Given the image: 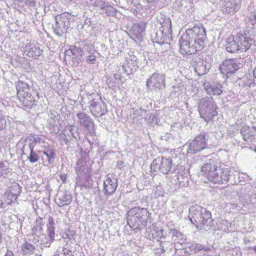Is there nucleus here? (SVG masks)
Listing matches in <instances>:
<instances>
[{"instance_id":"nucleus-1","label":"nucleus","mask_w":256,"mask_h":256,"mask_svg":"<svg viewBox=\"0 0 256 256\" xmlns=\"http://www.w3.org/2000/svg\"><path fill=\"white\" fill-rule=\"evenodd\" d=\"M206 39V30L202 25L187 30L180 40V52L192 54L202 50L204 47Z\"/></svg>"},{"instance_id":"nucleus-2","label":"nucleus","mask_w":256,"mask_h":256,"mask_svg":"<svg viewBox=\"0 0 256 256\" xmlns=\"http://www.w3.org/2000/svg\"><path fill=\"white\" fill-rule=\"evenodd\" d=\"M200 172L202 175L214 184L226 182L229 180L230 176L228 169L218 166L216 162L214 160H208V162L202 167Z\"/></svg>"},{"instance_id":"nucleus-3","label":"nucleus","mask_w":256,"mask_h":256,"mask_svg":"<svg viewBox=\"0 0 256 256\" xmlns=\"http://www.w3.org/2000/svg\"><path fill=\"white\" fill-rule=\"evenodd\" d=\"M150 214L146 208L135 206L126 214L127 224L133 230H140L147 226L150 222Z\"/></svg>"},{"instance_id":"nucleus-4","label":"nucleus","mask_w":256,"mask_h":256,"mask_svg":"<svg viewBox=\"0 0 256 256\" xmlns=\"http://www.w3.org/2000/svg\"><path fill=\"white\" fill-rule=\"evenodd\" d=\"M217 106L211 96H206L200 100L198 102V109L200 118L206 122H209L218 114Z\"/></svg>"},{"instance_id":"nucleus-5","label":"nucleus","mask_w":256,"mask_h":256,"mask_svg":"<svg viewBox=\"0 0 256 256\" xmlns=\"http://www.w3.org/2000/svg\"><path fill=\"white\" fill-rule=\"evenodd\" d=\"M190 211L194 214L193 218L196 224H200V229L208 231L210 229L212 215L210 212L205 208L198 206H192Z\"/></svg>"},{"instance_id":"nucleus-6","label":"nucleus","mask_w":256,"mask_h":256,"mask_svg":"<svg viewBox=\"0 0 256 256\" xmlns=\"http://www.w3.org/2000/svg\"><path fill=\"white\" fill-rule=\"evenodd\" d=\"M70 14L68 12H64L55 16V24L52 26L54 32L58 36H62L64 34L70 25Z\"/></svg>"},{"instance_id":"nucleus-7","label":"nucleus","mask_w":256,"mask_h":256,"mask_svg":"<svg viewBox=\"0 0 256 256\" xmlns=\"http://www.w3.org/2000/svg\"><path fill=\"white\" fill-rule=\"evenodd\" d=\"M206 133L202 132L195 137L191 142H187V153L194 154L204 150L207 145V139L206 138Z\"/></svg>"},{"instance_id":"nucleus-8","label":"nucleus","mask_w":256,"mask_h":256,"mask_svg":"<svg viewBox=\"0 0 256 256\" xmlns=\"http://www.w3.org/2000/svg\"><path fill=\"white\" fill-rule=\"evenodd\" d=\"M216 2L222 13L226 16H232L238 11L241 0H216Z\"/></svg>"},{"instance_id":"nucleus-9","label":"nucleus","mask_w":256,"mask_h":256,"mask_svg":"<svg viewBox=\"0 0 256 256\" xmlns=\"http://www.w3.org/2000/svg\"><path fill=\"white\" fill-rule=\"evenodd\" d=\"M172 160L170 158H157L152 161L150 165L152 172L154 175L158 172L167 174L172 168Z\"/></svg>"},{"instance_id":"nucleus-10","label":"nucleus","mask_w":256,"mask_h":256,"mask_svg":"<svg viewBox=\"0 0 256 256\" xmlns=\"http://www.w3.org/2000/svg\"><path fill=\"white\" fill-rule=\"evenodd\" d=\"M96 96L97 98H94L92 96H91V99L89 98L88 107L92 115L99 118L105 115L108 110L106 104L102 101L100 97Z\"/></svg>"},{"instance_id":"nucleus-11","label":"nucleus","mask_w":256,"mask_h":256,"mask_svg":"<svg viewBox=\"0 0 256 256\" xmlns=\"http://www.w3.org/2000/svg\"><path fill=\"white\" fill-rule=\"evenodd\" d=\"M240 63L235 58L226 60L220 67L222 73L228 76V74H234L239 68Z\"/></svg>"},{"instance_id":"nucleus-12","label":"nucleus","mask_w":256,"mask_h":256,"mask_svg":"<svg viewBox=\"0 0 256 256\" xmlns=\"http://www.w3.org/2000/svg\"><path fill=\"white\" fill-rule=\"evenodd\" d=\"M165 75L163 74L154 73L148 78L146 81L148 88L152 86L153 88L159 90L165 87Z\"/></svg>"},{"instance_id":"nucleus-13","label":"nucleus","mask_w":256,"mask_h":256,"mask_svg":"<svg viewBox=\"0 0 256 256\" xmlns=\"http://www.w3.org/2000/svg\"><path fill=\"white\" fill-rule=\"evenodd\" d=\"M190 64L194 68L198 76H202L207 72L206 62L200 56L194 55L190 61Z\"/></svg>"},{"instance_id":"nucleus-14","label":"nucleus","mask_w":256,"mask_h":256,"mask_svg":"<svg viewBox=\"0 0 256 256\" xmlns=\"http://www.w3.org/2000/svg\"><path fill=\"white\" fill-rule=\"evenodd\" d=\"M240 52H246L254 44V40L246 34H239L237 36Z\"/></svg>"},{"instance_id":"nucleus-15","label":"nucleus","mask_w":256,"mask_h":256,"mask_svg":"<svg viewBox=\"0 0 256 256\" xmlns=\"http://www.w3.org/2000/svg\"><path fill=\"white\" fill-rule=\"evenodd\" d=\"M118 187V180L107 176L104 182V194L106 196L112 195Z\"/></svg>"},{"instance_id":"nucleus-16","label":"nucleus","mask_w":256,"mask_h":256,"mask_svg":"<svg viewBox=\"0 0 256 256\" xmlns=\"http://www.w3.org/2000/svg\"><path fill=\"white\" fill-rule=\"evenodd\" d=\"M204 89L207 94L212 96H220L222 92L223 86L220 83H210L206 82L204 84Z\"/></svg>"},{"instance_id":"nucleus-17","label":"nucleus","mask_w":256,"mask_h":256,"mask_svg":"<svg viewBox=\"0 0 256 256\" xmlns=\"http://www.w3.org/2000/svg\"><path fill=\"white\" fill-rule=\"evenodd\" d=\"M24 50L27 55L35 58L41 55L42 52V50L40 47V44L34 42L26 44Z\"/></svg>"},{"instance_id":"nucleus-18","label":"nucleus","mask_w":256,"mask_h":256,"mask_svg":"<svg viewBox=\"0 0 256 256\" xmlns=\"http://www.w3.org/2000/svg\"><path fill=\"white\" fill-rule=\"evenodd\" d=\"M240 134L244 140L248 143L256 142V128H250L248 126H243L240 130Z\"/></svg>"},{"instance_id":"nucleus-19","label":"nucleus","mask_w":256,"mask_h":256,"mask_svg":"<svg viewBox=\"0 0 256 256\" xmlns=\"http://www.w3.org/2000/svg\"><path fill=\"white\" fill-rule=\"evenodd\" d=\"M55 202L59 206H68L72 202V196L66 190H62L56 194Z\"/></svg>"},{"instance_id":"nucleus-20","label":"nucleus","mask_w":256,"mask_h":256,"mask_svg":"<svg viewBox=\"0 0 256 256\" xmlns=\"http://www.w3.org/2000/svg\"><path fill=\"white\" fill-rule=\"evenodd\" d=\"M76 116L78 118V123L82 127L88 130L90 126L94 124L92 119L86 113L79 112Z\"/></svg>"},{"instance_id":"nucleus-21","label":"nucleus","mask_w":256,"mask_h":256,"mask_svg":"<svg viewBox=\"0 0 256 256\" xmlns=\"http://www.w3.org/2000/svg\"><path fill=\"white\" fill-rule=\"evenodd\" d=\"M172 248V243L170 242L157 241L153 246V250L156 254L160 255L164 252L171 250Z\"/></svg>"},{"instance_id":"nucleus-22","label":"nucleus","mask_w":256,"mask_h":256,"mask_svg":"<svg viewBox=\"0 0 256 256\" xmlns=\"http://www.w3.org/2000/svg\"><path fill=\"white\" fill-rule=\"evenodd\" d=\"M18 98L20 102L26 108L30 109L34 105H36L35 104L36 100L30 92L22 95L20 94V96H18Z\"/></svg>"},{"instance_id":"nucleus-23","label":"nucleus","mask_w":256,"mask_h":256,"mask_svg":"<svg viewBox=\"0 0 256 256\" xmlns=\"http://www.w3.org/2000/svg\"><path fill=\"white\" fill-rule=\"evenodd\" d=\"M146 24L145 22L141 21L133 25L132 31L136 38H139L144 35Z\"/></svg>"},{"instance_id":"nucleus-24","label":"nucleus","mask_w":256,"mask_h":256,"mask_svg":"<svg viewBox=\"0 0 256 256\" xmlns=\"http://www.w3.org/2000/svg\"><path fill=\"white\" fill-rule=\"evenodd\" d=\"M226 48L228 52L230 53H235L238 51L240 52L237 36L229 38L227 40Z\"/></svg>"},{"instance_id":"nucleus-25","label":"nucleus","mask_w":256,"mask_h":256,"mask_svg":"<svg viewBox=\"0 0 256 256\" xmlns=\"http://www.w3.org/2000/svg\"><path fill=\"white\" fill-rule=\"evenodd\" d=\"M158 22L161 26L160 29L165 30L168 34V30L172 31V23L170 19L166 16L164 14H160L158 18Z\"/></svg>"},{"instance_id":"nucleus-26","label":"nucleus","mask_w":256,"mask_h":256,"mask_svg":"<svg viewBox=\"0 0 256 256\" xmlns=\"http://www.w3.org/2000/svg\"><path fill=\"white\" fill-rule=\"evenodd\" d=\"M16 88L18 96L20 94L22 95L30 92V86L27 83L20 80L17 82Z\"/></svg>"},{"instance_id":"nucleus-27","label":"nucleus","mask_w":256,"mask_h":256,"mask_svg":"<svg viewBox=\"0 0 256 256\" xmlns=\"http://www.w3.org/2000/svg\"><path fill=\"white\" fill-rule=\"evenodd\" d=\"M32 235L33 237V241L35 243L42 242V240L45 238L46 236L44 234L43 230H37L36 228H32Z\"/></svg>"},{"instance_id":"nucleus-28","label":"nucleus","mask_w":256,"mask_h":256,"mask_svg":"<svg viewBox=\"0 0 256 256\" xmlns=\"http://www.w3.org/2000/svg\"><path fill=\"white\" fill-rule=\"evenodd\" d=\"M22 144H23L22 148V154L26 155V152H28L29 150H34V146L32 142H31V138L30 137H28L22 140Z\"/></svg>"},{"instance_id":"nucleus-29","label":"nucleus","mask_w":256,"mask_h":256,"mask_svg":"<svg viewBox=\"0 0 256 256\" xmlns=\"http://www.w3.org/2000/svg\"><path fill=\"white\" fill-rule=\"evenodd\" d=\"M21 250L24 255H30L34 254L36 248L31 244L26 242L22 246Z\"/></svg>"},{"instance_id":"nucleus-30","label":"nucleus","mask_w":256,"mask_h":256,"mask_svg":"<svg viewBox=\"0 0 256 256\" xmlns=\"http://www.w3.org/2000/svg\"><path fill=\"white\" fill-rule=\"evenodd\" d=\"M48 235L50 241H52L54 238V222L52 218H50L48 223L47 224Z\"/></svg>"},{"instance_id":"nucleus-31","label":"nucleus","mask_w":256,"mask_h":256,"mask_svg":"<svg viewBox=\"0 0 256 256\" xmlns=\"http://www.w3.org/2000/svg\"><path fill=\"white\" fill-rule=\"evenodd\" d=\"M7 191L18 196L21 192V187L16 182L12 183L6 189Z\"/></svg>"},{"instance_id":"nucleus-32","label":"nucleus","mask_w":256,"mask_h":256,"mask_svg":"<svg viewBox=\"0 0 256 256\" xmlns=\"http://www.w3.org/2000/svg\"><path fill=\"white\" fill-rule=\"evenodd\" d=\"M43 154L46 156L49 164H52L54 162L55 152L52 149L47 148L43 152Z\"/></svg>"},{"instance_id":"nucleus-33","label":"nucleus","mask_w":256,"mask_h":256,"mask_svg":"<svg viewBox=\"0 0 256 256\" xmlns=\"http://www.w3.org/2000/svg\"><path fill=\"white\" fill-rule=\"evenodd\" d=\"M168 34L166 33V30H164V32H162V44H169L172 40V31L168 30Z\"/></svg>"},{"instance_id":"nucleus-34","label":"nucleus","mask_w":256,"mask_h":256,"mask_svg":"<svg viewBox=\"0 0 256 256\" xmlns=\"http://www.w3.org/2000/svg\"><path fill=\"white\" fill-rule=\"evenodd\" d=\"M192 250L195 252H198L200 250L208 251L210 250V248L208 246H204L198 244H194L192 246Z\"/></svg>"},{"instance_id":"nucleus-35","label":"nucleus","mask_w":256,"mask_h":256,"mask_svg":"<svg viewBox=\"0 0 256 256\" xmlns=\"http://www.w3.org/2000/svg\"><path fill=\"white\" fill-rule=\"evenodd\" d=\"M70 50L73 55L76 56H82L84 54V51L80 48L77 47L75 46H72L70 48Z\"/></svg>"},{"instance_id":"nucleus-36","label":"nucleus","mask_w":256,"mask_h":256,"mask_svg":"<svg viewBox=\"0 0 256 256\" xmlns=\"http://www.w3.org/2000/svg\"><path fill=\"white\" fill-rule=\"evenodd\" d=\"M62 252L67 256H70L74 252V248L70 244L66 242L64 246Z\"/></svg>"},{"instance_id":"nucleus-37","label":"nucleus","mask_w":256,"mask_h":256,"mask_svg":"<svg viewBox=\"0 0 256 256\" xmlns=\"http://www.w3.org/2000/svg\"><path fill=\"white\" fill-rule=\"evenodd\" d=\"M28 160L32 163L37 162L39 160V157L36 154V152L34 151V150H30V154L28 156Z\"/></svg>"},{"instance_id":"nucleus-38","label":"nucleus","mask_w":256,"mask_h":256,"mask_svg":"<svg viewBox=\"0 0 256 256\" xmlns=\"http://www.w3.org/2000/svg\"><path fill=\"white\" fill-rule=\"evenodd\" d=\"M4 195L7 198L6 202L8 204H11L12 202L16 200L18 197V196L14 195V194H12L7 190L6 191Z\"/></svg>"},{"instance_id":"nucleus-39","label":"nucleus","mask_w":256,"mask_h":256,"mask_svg":"<svg viewBox=\"0 0 256 256\" xmlns=\"http://www.w3.org/2000/svg\"><path fill=\"white\" fill-rule=\"evenodd\" d=\"M170 234L172 235V240L175 242H179L178 240L182 238V235L181 232H178L177 230L174 229L170 230Z\"/></svg>"},{"instance_id":"nucleus-40","label":"nucleus","mask_w":256,"mask_h":256,"mask_svg":"<svg viewBox=\"0 0 256 256\" xmlns=\"http://www.w3.org/2000/svg\"><path fill=\"white\" fill-rule=\"evenodd\" d=\"M246 200H248L249 202L252 204H256V194L252 192H250V194H248L246 195Z\"/></svg>"},{"instance_id":"nucleus-41","label":"nucleus","mask_w":256,"mask_h":256,"mask_svg":"<svg viewBox=\"0 0 256 256\" xmlns=\"http://www.w3.org/2000/svg\"><path fill=\"white\" fill-rule=\"evenodd\" d=\"M134 114L136 116H140L144 118H145V117L147 115L146 111L142 108L136 110L134 112Z\"/></svg>"},{"instance_id":"nucleus-42","label":"nucleus","mask_w":256,"mask_h":256,"mask_svg":"<svg viewBox=\"0 0 256 256\" xmlns=\"http://www.w3.org/2000/svg\"><path fill=\"white\" fill-rule=\"evenodd\" d=\"M45 222H44L43 220L40 217H38L36 218V225L33 228H36L37 230H43L42 226H44Z\"/></svg>"},{"instance_id":"nucleus-43","label":"nucleus","mask_w":256,"mask_h":256,"mask_svg":"<svg viewBox=\"0 0 256 256\" xmlns=\"http://www.w3.org/2000/svg\"><path fill=\"white\" fill-rule=\"evenodd\" d=\"M162 32H164V30L160 29L155 34V40L156 42L162 44Z\"/></svg>"},{"instance_id":"nucleus-44","label":"nucleus","mask_w":256,"mask_h":256,"mask_svg":"<svg viewBox=\"0 0 256 256\" xmlns=\"http://www.w3.org/2000/svg\"><path fill=\"white\" fill-rule=\"evenodd\" d=\"M161 138L162 140L172 142L174 140V136L171 134L166 133L164 136H162Z\"/></svg>"},{"instance_id":"nucleus-45","label":"nucleus","mask_w":256,"mask_h":256,"mask_svg":"<svg viewBox=\"0 0 256 256\" xmlns=\"http://www.w3.org/2000/svg\"><path fill=\"white\" fill-rule=\"evenodd\" d=\"M20 2L30 8L34 6V0H21Z\"/></svg>"},{"instance_id":"nucleus-46","label":"nucleus","mask_w":256,"mask_h":256,"mask_svg":"<svg viewBox=\"0 0 256 256\" xmlns=\"http://www.w3.org/2000/svg\"><path fill=\"white\" fill-rule=\"evenodd\" d=\"M73 236V232H71L69 230H68L66 231L64 233L62 234V238H69L70 239Z\"/></svg>"},{"instance_id":"nucleus-47","label":"nucleus","mask_w":256,"mask_h":256,"mask_svg":"<svg viewBox=\"0 0 256 256\" xmlns=\"http://www.w3.org/2000/svg\"><path fill=\"white\" fill-rule=\"evenodd\" d=\"M31 138V142H32L34 146L38 143H40V140H42L39 136H37L36 137H30Z\"/></svg>"},{"instance_id":"nucleus-48","label":"nucleus","mask_w":256,"mask_h":256,"mask_svg":"<svg viewBox=\"0 0 256 256\" xmlns=\"http://www.w3.org/2000/svg\"><path fill=\"white\" fill-rule=\"evenodd\" d=\"M87 62L90 64H94L96 60V57L94 55H90L86 60Z\"/></svg>"},{"instance_id":"nucleus-49","label":"nucleus","mask_w":256,"mask_h":256,"mask_svg":"<svg viewBox=\"0 0 256 256\" xmlns=\"http://www.w3.org/2000/svg\"><path fill=\"white\" fill-rule=\"evenodd\" d=\"M84 162V160L80 158L76 162L77 168L76 169H79V170H81V167L83 166Z\"/></svg>"},{"instance_id":"nucleus-50","label":"nucleus","mask_w":256,"mask_h":256,"mask_svg":"<svg viewBox=\"0 0 256 256\" xmlns=\"http://www.w3.org/2000/svg\"><path fill=\"white\" fill-rule=\"evenodd\" d=\"M75 130H78V128L76 126H68L66 127V130H68L70 133Z\"/></svg>"},{"instance_id":"nucleus-51","label":"nucleus","mask_w":256,"mask_h":256,"mask_svg":"<svg viewBox=\"0 0 256 256\" xmlns=\"http://www.w3.org/2000/svg\"><path fill=\"white\" fill-rule=\"evenodd\" d=\"M5 172L4 164L0 162V176H2Z\"/></svg>"},{"instance_id":"nucleus-52","label":"nucleus","mask_w":256,"mask_h":256,"mask_svg":"<svg viewBox=\"0 0 256 256\" xmlns=\"http://www.w3.org/2000/svg\"><path fill=\"white\" fill-rule=\"evenodd\" d=\"M60 177L63 183H65L66 180V175L64 173H61Z\"/></svg>"},{"instance_id":"nucleus-53","label":"nucleus","mask_w":256,"mask_h":256,"mask_svg":"<svg viewBox=\"0 0 256 256\" xmlns=\"http://www.w3.org/2000/svg\"><path fill=\"white\" fill-rule=\"evenodd\" d=\"M190 216H192V218H190V222L194 224L196 226V228L198 229V224H196V222L193 218V216H192L194 215V214L193 212H192V213L190 212Z\"/></svg>"},{"instance_id":"nucleus-54","label":"nucleus","mask_w":256,"mask_h":256,"mask_svg":"<svg viewBox=\"0 0 256 256\" xmlns=\"http://www.w3.org/2000/svg\"><path fill=\"white\" fill-rule=\"evenodd\" d=\"M71 136L74 138L77 139L78 137V130H75L70 133Z\"/></svg>"},{"instance_id":"nucleus-55","label":"nucleus","mask_w":256,"mask_h":256,"mask_svg":"<svg viewBox=\"0 0 256 256\" xmlns=\"http://www.w3.org/2000/svg\"><path fill=\"white\" fill-rule=\"evenodd\" d=\"M5 120L0 118V130H2L5 124Z\"/></svg>"},{"instance_id":"nucleus-56","label":"nucleus","mask_w":256,"mask_h":256,"mask_svg":"<svg viewBox=\"0 0 256 256\" xmlns=\"http://www.w3.org/2000/svg\"><path fill=\"white\" fill-rule=\"evenodd\" d=\"M54 256H67V255H66V254H64V253L62 252H60V251H56V254Z\"/></svg>"},{"instance_id":"nucleus-57","label":"nucleus","mask_w":256,"mask_h":256,"mask_svg":"<svg viewBox=\"0 0 256 256\" xmlns=\"http://www.w3.org/2000/svg\"><path fill=\"white\" fill-rule=\"evenodd\" d=\"M4 256H14L13 252L10 250H8Z\"/></svg>"},{"instance_id":"nucleus-58","label":"nucleus","mask_w":256,"mask_h":256,"mask_svg":"<svg viewBox=\"0 0 256 256\" xmlns=\"http://www.w3.org/2000/svg\"><path fill=\"white\" fill-rule=\"evenodd\" d=\"M122 70H124L125 72L128 74H132V72H129L128 70H126V68L125 66H123L122 67Z\"/></svg>"},{"instance_id":"nucleus-59","label":"nucleus","mask_w":256,"mask_h":256,"mask_svg":"<svg viewBox=\"0 0 256 256\" xmlns=\"http://www.w3.org/2000/svg\"><path fill=\"white\" fill-rule=\"evenodd\" d=\"M211 3L213 4H216V2H217V0H209Z\"/></svg>"},{"instance_id":"nucleus-60","label":"nucleus","mask_w":256,"mask_h":256,"mask_svg":"<svg viewBox=\"0 0 256 256\" xmlns=\"http://www.w3.org/2000/svg\"><path fill=\"white\" fill-rule=\"evenodd\" d=\"M254 76L256 78V68L254 70Z\"/></svg>"},{"instance_id":"nucleus-61","label":"nucleus","mask_w":256,"mask_h":256,"mask_svg":"<svg viewBox=\"0 0 256 256\" xmlns=\"http://www.w3.org/2000/svg\"><path fill=\"white\" fill-rule=\"evenodd\" d=\"M98 2L102 4H100L101 6H102V7L104 6V4L102 2V1H100V2Z\"/></svg>"},{"instance_id":"nucleus-62","label":"nucleus","mask_w":256,"mask_h":256,"mask_svg":"<svg viewBox=\"0 0 256 256\" xmlns=\"http://www.w3.org/2000/svg\"><path fill=\"white\" fill-rule=\"evenodd\" d=\"M156 0H146L148 2H155Z\"/></svg>"},{"instance_id":"nucleus-63","label":"nucleus","mask_w":256,"mask_h":256,"mask_svg":"<svg viewBox=\"0 0 256 256\" xmlns=\"http://www.w3.org/2000/svg\"><path fill=\"white\" fill-rule=\"evenodd\" d=\"M251 249L253 250L255 252H256V246L251 248Z\"/></svg>"},{"instance_id":"nucleus-64","label":"nucleus","mask_w":256,"mask_h":256,"mask_svg":"<svg viewBox=\"0 0 256 256\" xmlns=\"http://www.w3.org/2000/svg\"><path fill=\"white\" fill-rule=\"evenodd\" d=\"M46 246H48H48H50V244L49 242H46Z\"/></svg>"}]
</instances>
